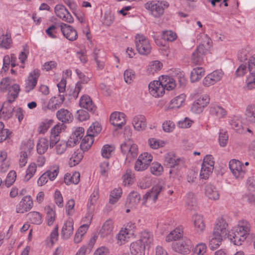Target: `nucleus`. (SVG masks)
<instances>
[{
	"label": "nucleus",
	"instance_id": "nucleus-1",
	"mask_svg": "<svg viewBox=\"0 0 255 255\" xmlns=\"http://www.w3.org/2000/svg\"><path fill=\"white\" fill-rule=\"evenodd\" d=\"M252 224L247 220L239 221L236 226L232 229L228 238L235 245H241L251 234Z\"/></svg>",
	"mask_w": 255,
	"mask_h": 255
},
{
	"label": "nucleus",
	"instance_id": "nucleus-2",
	"mask_svg": "<svg viewBox=\"0 0 255 255\" xmlns=\"http://www.w3.org/2000/svg\"><path fill=\"white\" fill-rule=\"evenodd\" d=\"M176 86L175 81L171 77L162 75L158 81L151 82L148 85L149 92L155 98L162 97L165 90H172Z\"/></svg>",
	"mask_w": 255,
	"mask_h": 255
},
{
	"label": "nucleus",
	"instance_id": "nucleus-3",
	"mask_svg": "<svg viewBox=\"0 0 255 255\" xmlns=\"http://www.w3.org/2000/svg\"><path fill=\"white\" fill-rule=\"evenodd\" d=\"M169 6V3L164 0H149L144 4V7L148 11V13L155 18L162 17L165 10Z\"/></svg>",
	"mask_w": 255,
	"mask_h": 255
},
{
	"label": "nucleus",
	"instance_id": "nucleus-4",
	"mask_svg": "<svg viewBox=\"0 0 255 255\" xmlns=\"http://www.w3.org/2000/svg\"><path fill=\"white\" fill-rule=\"evenodd\" d=\"M121 148L122 152L126 155V160L128 162L136 157L138 154L137 145L130 139H126L121 145Z\"/></svg>",
	"mask_w": 255,
	"mask_h": 255
},
{
	"label": "nucleus",
	"instance_id": "nucleus-5",
	"mask_svg": "<svg viewBox=\"0 0 255 255\" xmlns=\"http://www.w3.org/2000/svg\"><path fill=\"white\" fill-rule=\"evenodd\" d=\"M135 44L139 54L147 55L150 53L151 46L149 41L143 35L137 34L135 35Z\"/></svg>",
	"mask_w": 255,
	"mask_h": 255
},
{
	"label": "nucleus",
	"instance_id": "nucleus-6",
	"mask_svg": "<svg viewBox=\"0 0 255 255\" xmlns=\"http://www.w3.org/2000/svg\"><path fill=\"white\" fill-rule=\"evenodd\" d=\"M192 247V244L191 241L186 237L182 238L181 240L172 244L173 250L177 253L182 255L189 254Z\"/></svg>",
	"mask_w": 255,
	"mask_h": 255
},
{
	"label": "nucleus",
	"instance_id": "nucleus-7",
	"mask_svg": "<svg viewBox=\"0 0 255 255\" xmlns=\"http://www.w3.org/2000/svg\"><path fill=\"white\" fill-rule=\"evenodd\" d=\"M214 158L211 155H206L204 158L200 171V176L201 178L207 179L212 174L214 167Z\"/></svg>",
	"mask_w": 255,
	"mask_h": 255
},
{
	"label": "nucleus",
	"instance_id": "nucleus-8",
	"mask_svg": "<svg viewBox=\"0 0 255 255\" xmlns=\"http://www.w3.org/2000/svg\"><path fill=\"white\" fill-rule=\"evenodd\" d=\"M152 156L151 154L144 152L141 154L135 161L134 169L138 172L143 171L146 170L152 160Z\"/></svg>",
	"mask_w": 255,
	"mask_h": 255
},
{
	"label": "nucleus",
	"instance_id": "nucleus-9",
	"mask_svg": "<svg viewBox=\"0 0 255 255\" xmlns=\"http://www.w3.org/2000/svg\"><path fill=\"white\" fill-rule=\"evenodd\" d=\"M230 169L236 179H241L244 178L246 169L243 163L236 159H232L229 162Z\"/></svg>",
	"mask_w": 255,
	"mask_h": 255
},
{
	"label": "nucleus",
	"instance_id": "nucleus-10",
	"mask_svg": "<svg viewBox=\"0 0 255 255\" xmlns=\"http://www.w3.org/2000/svg\"><path fill=\"white\" fill-rule=\"evenodd\" d=\"M228 224L223 217L218 218L215 223L213 232L225 238L228 237L231 233L228 230Z\"/></svg>",
	"mask_w": 255,
	"mask_h": 255
},
{
	"label": "nucleus",
	"instance_id": "nucleus-11",
	"mask_svg": "<svg viewBox=\"0 0 255 255\" xmlns=\"http://www.w3.org/2000/svg\"><path fill=\"white\" fill-rule=\"evenodd\" d=\"M164 188V184L163 181H159L154 185L151 189L147 192L143 197V200L146 202L148 199L152 200L155 202L158 198L159 194L162 192Z\"/></svg>",
	"mask_w": 255,
	"mask_h": 255
},
{
	"label": "nucleus",
	"instance_id": "nucleus-12",
	"mask_svg": "<svg viewBox=\"0 0 255 255\" xmlns=\"http://www.w3.org/2000/svg\"><path fill=\"white\" fill-rule=\"evenodd\" d=\"M210 97L207 94L203 95L199 97L192 104L191 110L196 114L201 113L203 109L210 102Z\"/></svg>",
	"mask_w": 255,
	"mask_h": 255
},
{
	"label": "nucleus",
	"instance_id": "nucleus-13",
	"mask_svg": "<svg viewBox=\"0 0 255 255\" xmlns=\"http://www.w3.org/2000/svg\"><path fill=\"white\" fill-rule=\"evenodd\" d=\"M56 15L62 20L72 23L74 18L67 9L62 4H57L54 8Z\"/></svg>",
	"mask_w": 255,
	"mask_h": 255
},
{
	"label": "nucleus",
	"instance_id": "nucleus-14",
	"mask_svg": "<svg viewBox=\"0 0 255 255\" xmlns=\"http://www.w3.org/2000/svg\"><path fill=\"white\" fill-rule=\"evenodd\" d=\"M64 99L65 98L63 95H59L57 97H52L47 103H44L43 104L42 109L44 111L47 110L55 111L61 106Z\"/></svg>",
	"mask_w": 255,
	"mask_h": 255
},
{
	"label": "nucleus",
	"instance_id": "nucleus-15",
	"mask_svg": "<svg viewBox=\"0 0 255 255\" xmlns=\"http://www.w3.org/2000/svg\"><path fill=\"white\" fill-rule=\"evenodd\" d=\"M33 200L29 195L24 196L16 206V211L18 213H24L29 211L33 207Z\"/></svg>",
	"mask_w": 255,
	"mask_h": 255
},
{
	"label": "nucleus",
	"instance_id": "nucleus-16",
	"mask_svg": "<svg viewBox=\"0 0 255 255\" xmlns=\"http://www.w3.org/2000/svg\"><path fill=\"white\" fill-rule=\"evenodd\" d=\"M64 125L63 124H58L51 129L50 136L49 146L53 148L60 138V133L64 129Z\"/></svg>",
	"mask_w": 255,
	"mask_h": 255
},
{
	"label": "nucleus",
	"instance_id": "nucleus-17",
	"mask_svg": "<svg viewBox=\"0 0 255 255\" xmlns=\"http://www.w3.org/2000/svg\"><path fill=\"white\" fill-rule=\"evenodd\" d=\"M60 27L63 35L69 40L72 41L77 38V32L72 26L61 23L60 25Z\"/></svg>",
	"mask_w": 255,
	"mask_h": 255
},
{
	"label": "nucleus",
	"instance_id": "nucleus-18",
	"mask_svg": "<svg viewBox=\"0 0 255 255\" xmlns=\"http://www.w3.org/2000/svg\"><path fill=\"white\" fill-rule=\"evenodd\" d=\"M40 74V71L37 69L30 73L25 83V89L26 92H29L35 88Z\"/></svg>",
	"mask_w": 255,
	"mask_h": 255
},
{
	"label": "nucleus",
	"instance_id": "nucleus-19",
	"mask_svg": "<svg viewBox=\"0 0 255 255\" xmlns=\"http://www.w3.org/2000/svg\"><path fill=\"white\" fill-rule=\"evenodd\" d=\"M93 54L97 68L98 70H103L107 60L105 52L103 50L95 48L94 50Z\"/></svg>",
	"mask_w": 255,
	"mask_h": 255
},
{
	"label": "nucleus",
	"instance_id": "nucleus-20",
	"mask_svg": "<svg viewBox=\"0 0 255 255\" xmlns=\"http://www.w3.org/2000/svg\"><path fill=\"white\" fill-rule=\"evenodd\" d=\"M110 122L113 126L121 128L126 123V115L122 112H114L111 115Z\"/></svg>",
	"mask_w": 255,
	"mask_h": 255
},
{
	"label": "nucleus",
	"instance_id": "nucleus-21",
	"mask_svg": "<svg viewBox=\"0 0 255 255\" xmlns=\"http://www.w3.org/2000/svg\"><path fill=\"white\" fill-rule=\"evenodd\" d=\"M206 51V49L203 45H199L192 54V63L195 65H201L203 61V56Z\"/></svg>",
	"mask_w": 255,
	"mask_h": 255
},
{
	"label": "nucleus",
	"instance_id": "nucleus-22",
	"mask_svg": "<svg viewBox=\"0 0 255 255\" xmlns=\"http://www.w3.org/2000/svg\"><path fill=\"white\" fill-rule=\"evenodd\" d=\"M73 221L69 218L65 222L61 230V238L64 240H67L73 233Z\"/></svg>",
	"mask_w": 255,
	"mask_h": 255
},
{
	"label": "nucleus",
	"instance_id": "nucleus-23",
	"mask_svg": "<svg viewBox=\"0 0 255 255\" xmlns=\"http://www.w3.org/2000/svg\"><path fill=\"white\" fill-rule=\"evenodd\" d=\"M132 124L134 129L136 131H143L145 130L146 127V118L143 115H136L133 118Z\"/></svg>",
	"mask_w": 255,
	"mask_h": 255
},
{
	"label": "nucleus",
	"instance_id": "nucleus-24",
	"mask_svg": "<svg viewBox=\"0 0 255 255\" xmlns=\"http://www.w3.org/2000/svg\"><path fill=\"white\" fill-rule=\"evenodd\" d=\"M79 105L81 107L86 109L92 113H94L97 109L91 98L86 95H83L81 97Z\"/></svg>",
	"mask_w": 255,
	"mask_h": 255
},
{
	"label": "nucleus",
	"instance_id": "nucleus-25",
	"mask_svg": "<svg viewBox=\"0 0 255 255\" xmlns=\"http://www.w3.org/2000/svg\"><path fill=\"white\" fill-rule=\"evenodd\" d=\"M192 221L194 225L195 230L198 233H202L205 229V224L202 215L195 214L192 217Z\"/></svg>",
	"mask_w": 255,
	"mask_h": 255
},
{
	"label": "nucleus",
	"instance_id": "nucleus-26",
	"mask_svg": "<svg viewBox=\"0 0 255 255\" xmlns=\"http://www.w3.org/2000/svg\"><path fill=\"white\" fill-rule=\"evenodd\" d=\"M210 114L217 119H221L226 117L227 111L222 106L218 105H212L209 108Z\"/></svg>",
	"mask_w": 255,
	"mask_h": 255
},
{
	"label": "nucleus",
	"instance_id": "nucleus-27",
	"mask_svg": "<svg viewBox=\"0 0 255 255\" xmlns=\"http://www.w3.org/2000/svg\"><path fill=\"white\" fill-rule=\"evenodd\" d=\"M205 195L210 200H218L220 198V191L214 185L208 184L205 187Z\"/></svg>",
	"mask_w": 255,
	"mask_h": 255
},
{
	"label": "nucleus",
	"instance_id": "nucleus-28",
	"mask_svg": "<svg viewBox=\"0 0 255 255\" xmlns=\"http://www.w3.org/2000/svg\"><path fill=\"white\" fill-rule=\"evenodd\" d=\"M145 249L144 245L138 240L132 242L129 246L131 255H145Z\"/></svg>",
	"mask_w": 255,
	"mask_h": 255
},
{
	"label": "nucleus",
	"instance_id": "nucleus-29",
	"mask_svg": "<svg viewBox=\"0 0 255 255\" xmlns=\"http://www.w3.org/2000/svg\"><path fill=\"white\" fill-rule=\"evenodd\" d=\"M84 133V129L82 127L76 128L68 140L69 145H73L77 144L79 142L83 136Z\"/></svg>",
	"mask_w": 255,
	"mask_h": 255
},
{
	"label": "nucleus",
	"instance_id": "nucleus-30",
	"mask_svg": "<svg viewBox=\"0 0 255 255\" xmlns=\"http://www.w3.org/2000/svg\"><path fill=\"white\" fill-rule=\"evenodd\" d=\"M140 200V194L136 191L130 192L127 197L126 200V205L128 207L134 208L139 203Z\"/></svg>",
	"mask_w": 255,
	"mask_h": 255
},
{
	"label": "nucleus",
	"instance_id": "nucleus-31",
	"mask_svg": "<svg viewBox=\"0 0 255 255\" xmlns=\"http://www.w3.org/2000/svg\"><path fill=\"white\" fill-rule=\"evenodd\" d=\"M226 238L219 235L212 234L209 237V247L211 250H215L221 245L224 239Z\"/></svg>",
	"mask_w": 255,
	"mask_h": 255
},
{
	"label": "nucleus",
	"instance_id": "nucleus-32",
	"mask_svg": "<svg viewBox=\"0 0 255 255\" xmlns=\"http://www.w3.org/2000/svg\"><path fill=\"white\" fill-rule=\"evenodd\" d=\"M183 235V227L179 226L174 230L171 231L166 237L165 241L167 242H170L173 241H176L180 238H182Z\"/></svg>",
	"mask_w": 255,
	"mask_h": 255
},
{
	"label": "nucleus",
	"instance_id": "nucleus-33",
	"mask_svg": "<svg viewBox=\"0 0 255 255\" xmlns=\"http://www.w3.org/2000/svg\"><path fill=\"white\" fill-rule=\"evenodd\" d=\"M165 163L167 166L172 168L182 163V160L174 154L169 153L165 156Z\"/></svg>",
	"mask_w": 255,
	"mask_h": 255
},
{
	"label": "nucleus",
	"instance_id": "nucleus-34",
	"mask_svg": "<svg viewBox=\"0 0 255 255\" xmlns=\"http://www.w3.org/2000/svg\"><path fill=\"white\" fill-rule=\"evenodd\" d=\"M229 124L231 128L237 132L242 133L244 132L242 119L239 116H233L229 121Z\"/></svg>",
	"mask_w": 255,
	"mask_h": 255
},
{
	"label": "nucleus",
	"instance_id": "nucleus-35",
	"mask_svg": "<svg viewBox=\"0 0 255 255\" xmlns=\"http://www.w3.org/2000/svg\"><path fill=\"white\" fill-rule=\"evenodd\" d=\"M57 119L64 123H69L73 120V116L68 110L61 109L56 113Z\"/></svg>",
	"mask_w": 255,
	"mask_h": 255
},
{
	"label": "nucleus",
	"instance_id": "nucleus-36",
	"mask_svg": "<svg viewBox=\"0 0 255 255\" xmlns=\"http://www.w3.org/2000/svg\"><path fill=\"white\" fill-rule=\"evenodd\" d=\"M7 91L8 92L7 101L9 103H11L15 100L18 96L20 91L19 86L16 84H13L10 87H9Z\"/></svg>",
	"mask_w": 255,
	"mask_h": 255
},
{
	"label": "nucleus",
	"instance_id": "nucleus-37",
	"mask_svg": "<svg viewBox=\"0 0 255 255\" xmlns=\"http://www.w3.org/2000/svg\"><path fill=\"white\" fill-rule=\"evenodd\" d=\"M162 66V63L159 61L155 60L151 61L147 66V73L149 75H154L161 69Z\"/></svg>",
	"mask_w": 255,
	"mask_h": 255
},
{
	"label": "nucleus",
	"instance_id": "nucleus-38",
	"mask_svg": "<svg viewBox=\"0 0 255 255\" xmlns=\"http://www.w3.org/2000/svg\"><path fill=\"white\" fill-rule=\"evenodd\" d=\"M113 222L112 220H108L103 224L100 231V236L102 238H105L111 235L113 231Z\"/></svg>",
	"mask_w": 255,
	"mask_h": 255
},
{
	"label": "nucleus",
	"instance_id": "nucleus-39",
	"mask_svg": "<svg viewBox=\"0 0 255 255\" xmlns=\"http://www.w3.org/2000/svg\"><path fill=\"white\" fill-rule=\"evenodd\" d=\"M138 241L144 245V247L150 246L153 244V235L152 233L144 231L141 233L140 239Z\"/></svg>",
	"mask_w": 255,
	"mask_h": 255
},
{
	"label": "nucleus",
	"instance_id": "nucleus-40",
	"mask_svg": "<svg viewBox=\"0 0 255 255\" xmlns=\"http://www.w3.org/2000/svg\"><path fill=\"white\" fill-rule=\"evenodd\" d=\"M132 233H129L126 230L122 229L116 236L117 244L119 246L124 245L128 241Z\"/></svg>",
	"mask_w": 255,
	"mask_h": 255
},
{
	"label": "nucleus",
	"instance_id": "nucleus-41",
	"mask_svg": "<svg viewBox=\"0 0 255 255\" xmlns=\"http://www.w3.org/2000/svg\"><path fill=\"white\" fill-rule=\"evenodd\" d=\"M186 207L189 210H194L197 207V199L194 194L188 193L185 198Z\"/></svg>",
	"mask_w": 255,
	"mask_h": 255
},
{
	"label": "nucleus",
	"instance_id": "nucleus-42",
	"mask_svg": "<svg viewBox=\"0 0 255 255\" xmlns=\"http://www.w3.org/2000/svg\"><path fill=\"white\" fill-rule=\"evenodd\" d=\"M186 96L181 94L173 98L170 102L168 109H178L180 108L185 101Z\"/></svg>",
	"mask_w": 255,
	"mask_h": 255
},
{
	"label": "nucleus",
	"instance_id": "nucleus-43",
	"mask_svg": "<svg viewBox=\"0 0 255 255\" xmlns=\"http://www.w3.org/2000/svg\"><path fill=\"white\" fill-rule=\"evenodd\" d=\"M99 197V189L98 187H96L91 194L87 203V207L89 211L94 210V205L96 203Z\"/></svg>",
	"mask_w": 255,
	"mask_h": 255
},
{
	"label": "nucleus",
	"instance_id": "nucleus-44",
	"mask_svg": "<svg viewBox=\"0 0 255 255\" xmlns=\"http://www.w3.org/2000/svg\"><path fill=\"white\" fill-rule=\"evenodd\" d=\"M245 116L249 123L255 124V104H250L247 107Z\"/></svg>",
	"mask_w": 255,
	"mask_h": 255
},
{
	"label": "nucleus",
	"instance_id": "nucleus-45",
	"mask_svg": "<svg viewBox=\"0 0 255 255\" xmlns=\"http://www.w3.org/2000/svg\"><path fill=\"white\" fill-rule=\"evenodd\" d=\"M134 174L130 169H127L122 176L123 184L125 186L131 185L134 181Z\"/></svg>",
	"mask_w": 255,
	"mask_h": 255
},
{
	"label": "nucleus",
	"instance_id": "nucleus-46",
	"mask_svg": "<svg viewBox=\"0 0 255 255\" xmlns=\"http://www.w3.org/2000/svg\"><path fill=\"white\" fill-rule=\"evenodd\" d=\"M205 73L204 69L202 67H197L194 68L190 74V79L192 82L199 81L203 76Z\"/></svg>",
	"mask_w": 255,
	"mask_h": 255
},
{
	"label": "nucleus",
	"instance_id": "nucleus-47",
	"mask_svg": "<svg viewBox=\"0 0 255 255\" xmlns=\"http://www.w3.org/2000/svg\"><path fill=\"white\" fill-rule=\"evenodd\" d=\"M94 137L87 132V135L82 139L81 142L80 146L82 150H87L91 147L94 142Z\"/></svg>",
	"mask_w": 255,
	"mask_h": 255
},
{
	"label": "nucleus",
	"instance_id": "nucleus-48",
	"mask_svg": "<svg viewBox=\"0 0 255 255\" xmlns=\"http://www.w3.org/2000/svg\"><path fill=\"white\" fill-rule=\"evenodd\" d=\"M83 157V152L80 150L74 151L70 158L69 165L71 167L74 166L81 161Z\"/></svg>",
	"mask_w": 255,
	"mask_h": 255
},
{
	"label": "nucleus",
	"instance_id": "nucleus-49",
	"mask_svg": "<svg viewBox=\"0 0 255 255\" xmlns=\"http://www.w3.org/2000/svg\"><path fill=\"white\" fill-rule=\"evenodd\" d=\"M53 123L52 120L45 119L41 122L37 128V132L39 134H44Z\"/></svg>",
	"mask_w": 255,
	"mask_h": 255
},
{
	"label": "nucleus",
	"instance_id": "nucleus-50",
	"mask_svg": "<svg viewBox=\"0 0 255 255\" xmlns=\"http://www.w3.org/2000/svg\"><path fill=\"white\" fill-rule=\"evenodd\" d=\"M49 145V141L47 138L44 137L40 138L36 146L37 152L39 154L44 153L47 151Z\"/></svg>",
	"mask_w": 255,
	"mask_h": 255
},
{
	"label": "nucleus",
	"instance_id": "nucleus-51",
	"mask_svg": "<svg viewBox=\"0 0 255 255\" xmlns=\"http://www.w3.org/2000/svg\"><path fill=\"white\" fill-rule=\"evenodd\" d=\"M30 222L36 225H39L42 223L41 215L38 212H30L27 215Z\"/></svg>",
	"mask_w": 255,
	"mask_h": 255
},
{
	"label": "nucleus",
	"instance_id": "nucleus-52",
	"mask_svg": "<svg viewBox=\"0 0 255 255\" xmlns=\"http://www.w3.org/2000/svg\"><path fill=\"white\" fill-rule=\"evenodd\" d=\"M59 172V166L57 164H54L50 166L45 173L47 174L49 179L51 181H53L57 176Z\"/></svg>",
	"mask_w": 255,
	"mask_h": 255
},
{
	"label": "nucleus",
	"instance_id": "nucleus-53",
	"mask_svg": "<svg viewBox=\"0 0 255 255\" xmlns=\"http://www.w3.org/2000/svg\"><path fill=\"white\" fill-rule=\"evenodd\" d=\"M12 44L11 34L8 30L6 31L3 38L0 40V46L5 49L10 48Z\"/></svg>",
	"mask_w": 255,
	"mask_h": 255
},
{
	"label": "nucleus",
	"instance_id": "nucleus-54",
	"mask_svg": "<svg viewBox=\"0 0 255 255\" xmlns=\"http://www.w3.org/2000/svg\"><path fill=\"white\" fill-rule=\"evenodd\" d=\"M122 189L121 188H117L113 189L110 194L109 202L111 204L116 203L121 197Z\"/></svg>",
	"mask_w": 255,
	"mask_h": 255
},
{
	"label": "nucleus",
	"instance_id": "nucleus-55",
	"mask_svg": "<svg viewBox=\"0 0 255 255\" xmlns=\"http://www.w3.org/2000/svg\"><path fill=\"white\" fill-rule=\"evenodd\" d=\"M37 169L36 164L35 163H31L28 166L26 174L24 177V181L27 182L29 181L35 174Z\"/></svg>",
	"mask_w": 255,
	"mask_h": 255
},
{
	"label": "nucleus",
	"instance_id": "nucleus-56",
	"mask_svg": "<svg viewBox=\"0 0 255 255\" xmlns=\"http://www.w3.org/2000/svg\"><path fill=\"white\" fill-rule=\"evenodd\" d=\"M115 147L113 145L105 144L101 149L102 156L105 158H109L114 152Z\"/></svg>",
	"mask_w": 255,
	"mask_h": 255
},
{
	"label": "nucleus",
	"instance_id": "nucleus-57",
	"mask_svg": "<svg viewBox=\"0 0 255 255\" xmlns=\"http://www.w3.org/2000/svg\"><path fill=\"white\" fill-rule=\"evenodd\" d=\"M34 147V142L32 140L28 139L21 143L20 151H25L26 153L30 154Z\"/></svg>",
	"mask_w": 255,
	"mask_h": 255
},
{
	"label": "nucleus",
	"instance_id": "nucleus-58",
	"mask_svg": "<svg viewBox=\"0 0 255 255\" xmlns=\"http://www.w3.org/2000/svg\"><path fill=\"white\" fill-rule=\"evenodd\" d=\"M16 178V172L14 170H11L7 174L6 179L4 180L3 183L6 187H9L14 183Z\"/></svg>",
	"mask_w": 255,
	"mask_h": 255
},
{
	"label": "nucleus",
	"instance_id": "nucleus-59",
	"mask_svg": "<svg viewBox=\"0 0 255 255\" xmlns=\"http://www.w3.org/2000/svg\"><path fill=\"white\" fill-rule=\"evenodd\" d=\"M12 116V108L10 106H3L0 108V119L7 120Z\"/></svg>",
	"mask_w": 255,
	"mask_h": 255
},
{
	"label": "nucleus",
	"instance_id": "nucleus-60",
	"mask_svg": "<svg viewBox=\"0 0 255 255\" xmlns=\"http://www.w3.org/2000/svg\"><path fill=\"white\" fill-rule=\"evenodd\" d=\"M148 143L151 148L154 149L163 147L165 145L164 141L157 139L155 138H149L148 140Z\"/></svg>",
	"mask_w": 255,
	"mask_h": 255
},
{
	"label": "nucleus",
	"instance_id": "nucleus-61",
	"mask_svg": "<svg viewBox=\"0 0 255 255\" xmlns=\"http://www.w3.org/2000/svg\"><path fill=\"white\" fill-rule=\"evenodd\" d=\"M151 173L156 176H159L163 171V168L161 164L158 162H153L150 168Z\"/></svg>",
	"mask_w": 255,
	"mask_h": 255
},
{
	"label": "nucleus",
	"instance_id": "nucleus-62",
	"mask_svg": "<svg viewBox=\"0 0 255 255\" xmlns=\"http://www.w3.org/2000/svg\"><path fill=\"white\" fill-rule=\"evenodd\" d=\"M218 140L221 147H225L227 145L228 142V134L226 131L220 129Z\"/></svg>",
	"mask_w": 255,
	"mask_h": 255
},
{
	"label": "nucleus",
	"instance_id": "nucleus-63",
	"mask_svg": "<svg viewBox=\"0 0 255 255\" xmlns=\"http://www.w3.org/2000/svg\"><path fill=\"white\" fill-rule=\"evenodd\" d=\"M102 130L101 125L98 122L94 123L87 130L89 134H91L94 136L99 133Z\"/></svg>",
	"mask_w": 255,
	"mask_h": 255
},
{
	"label": "nucleus",
	"instance_id": "nucleus-64",
	"mask_svg": "<svg viewBox=\"0 0 255 255\" xmlns=\"http://www.w3.org/2000/svg\"><path fill=\"white\" fill-rule=\"evenodd\" d=\"M247 186L250 195L255 200V178L254 177L249 178L247 181Z\"/></svg>",
	"mask_w": 255,
	"mask_h": 255
}]
</instances>
